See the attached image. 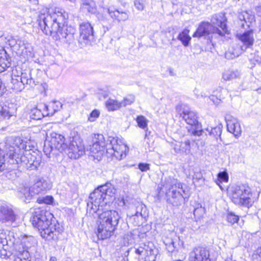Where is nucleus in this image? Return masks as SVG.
<instances>
[{
  "mask_svg": "<svg viewBox=\"0 0 261 261\" xmlns=\"http://www.w3.org/2000/svg\"><path fill=\"white\" fill-rule=\"evenodd\" d=\"M189 30L184 29L178 36V39L181 41L183 45L187 46L189 44V42L191 39V37L189 35Z\"/></svg>",
  "mask_w": 261,
  "mask_h": 261,
  "instance_id": "nucleus-37",
  "label": "nucleus"
},
{
  "mask_svg": "<svg viewBox=\"0 0 261 261\" xmlns=\"http://www.w3.org/2000/svg\"><path fill=\"white\" fill-rule=\"evenodd\" d=\"M80 36L78 41L82 45L89 43L93 39V28L88 22H83L80 24Z\"/></svg>",
  "mask_w": 261,
  "mask_h": 261,
  "instance_id": "nucleus-13",
  "label": "nucleus"
},
{
  "mask_svg": "<svg viewBox=\"0 0 261 261\" xmlns=\"http://www.w3.org/2000/svg\"><path fill=\"white\" fill-rule=\"evenodd\" d=\"M30 1H31L32 0H29Z\"/></svg>",
  "mask_w": 261,
  "mask_h": 261,
  "instance_id": "nucleus-63",
  "label": "nucleus"
},
{
  "mask_svg": "<svg viewBox=\"0 0 261 261\" xmlns=\"http://www.w3.org/2000/svg\"><path fill=\"white\" fill-rule=\"evenodd\" d=\"M3 149L0 147V171L4 170L5 166V153L11 160V164H16L15 159L18 155V152L25 148L22 140L19 137H9L6 139L4 144H2Z\"/></svg>",
  "mask_w": 261,
  "mask_h": 261,
  "instance_id": "nucleus-4",
  "label": "nucleus"
},
{
  "mask_svg": "<svg viewBox=\"0 0 261 261\" xmlns=\"http://www.w3.org/2000/svg\"><path fill=\"white\" fill-rule=\"evenodd\" d=\"M11 58L6 51L3 49L0 50V72L5 71L11 66Z\"/></svg>",
  "mask_w": 261,
  "mask_h": 261,
  "instance_id": "nucleus-28",
  "label": "nucleus"
},
{
  "mask_svg": "<svg viewBox=\"0 0 261 261\" xmlns=\"http://www.w3.org/2000/svg\"><path fill=\"white\" fill-rule=\"evenodd\" d=\"M67 14L59 8L53 11L40 13L37 19L39 25L46 35L51 36L55 40H60L68 45L75 41V29L65 25Z\"/></svg>",
  "mask_w": 261,
  "mask_h": 261,
  "instance_id": "nucleus-1",
  "label": "nucleus"
},
{
  "mask_svg": "<svg viewBox=\"0 0 261 261\" xmlns=\"http://www.w3.org/2000/svg\"><path fill=\"white\" fill-rule=\"evenodd\" d=\"M256 61L259 63H261V55L259 56V55H257L256 57Z\"/></svg>",
  "mask_w": 261,
  "mask_h": 261,
  "instance_id": "nucleus-56",
  "label": "nucleus"
},
{
  "mask_svg": "<svg viewBox=\"0 0 261 261\" xmlns=\"http://www.w3.org/2000/svg\"><path fill=\"white\" fill-rule=\"evenodd\" d=\"M69 1L71 2H74L75 0H69Z\"/></svg>",
  "mask_w": 261,
  "mask_h": 261,
  "instance_id": "nucleus-61",
  "label": "nucleus"
},
{
  "mask_svg": "<svg viewBox=\"0 0 261 261\" xmlns=\"http://www.w3.org/2000/svg\"><path fill=\"white\" fill-rule=\"evenodd\" d=\"M99 114L100 113L99 111L94 110L90 113L88 120L91 122H93L99 117Z\"/></svg>",
  "mask_w": 261,
  "mask_h": 261,
  "instance_id": "nucleus-47",
  "label": "nucleus"
},
{
  "mask_svg": "<svg viewBox=\"0 0 261 261\" xmlns=\"http://www.w3.org/2000/svg\"><path fill=\"white\" fill-rule=\"evenodd\" d=\"M64 137L56 132H51L47 135L44 141L43 151L46 156H50L51 152L59 151L63 152L67 148V144L65 143Z\"/></svg>",
  "mask_w": 261,
  "mask_h": 261,
  "instance_id": "nucleus-6",
  "label": "nucleus"
},
{
  "mask_svg": "<svg viewBox=\"0 0 261 261\" xmlns=\"http://www.w3.org/2000/svg\"><path fill=\"white\" fill-rule=\"evenodd\" d=\"M12 109L7 105L2 106L0 109V119H9L13 115Z\"/></svg>",
  "mask_w": 261,
  "mask_h": 261,
  "instance_id": "nucleus-35",
  "label": "nucleus"
},
{
  "mask_svg": "<svg viewBox=\"0 0 261 261\" xmlns=\"http://www.w3.org/2000/svg\"><path fill=\"white\" fill-rule=\"evenodd\" d=\"M110 143L107 144V155L116 160H121L126 156L128 148L118 138L109 137Z\"/></svg>",
  "mask_w": 261,
  "mask_h": 261,
  "instance_id": "nucleus-7",
  "label": "nucleus"
},
{
  "mask_svg": "<svg viewBox=\"0 0 261 261\" xmlns=\"http://www.w3.org/2000/svg\"><path fill=\"white\" fill-rule=\"evenodd\" d=\"M104 197H89L87 201V207L91 213L98 212V215L100 213V207H102L105 204Z\"/></svg>",
  "mask_w": 261,
  "mask_h": 261,
  "instance_id": "nucleus-19",
  "label": "nucleus"
},
{
  "mask_svg": "<svg viewBox=\"0 0 261 261\" xmlns=\"http://www.w3.org/2000/svg\"><path fill=\"white\" fill-rule=\"evenodd\" d=\"M116 190L109 183L98 187L90 195L97 196H113L116 194Z\"/></svg>",
  "mask_w": 261,
  "mask_h": 261,
  "instance_id": "nucleus-21",
  "label": "nucleus"
},
{
  "mask_svg": "<svg viewBox=\"0 0 261 261\" xmlns=\"http://www.w3.org/2000/svg\"><path fill=\"white\" fill-rule=\"evenodd\" d=\"M246 49L241 44H233L226 53L225 57L228 59H232L239 57L244 51H245Z\"/></svg>",
  "mask_w": 261,
  "mask_h": 261,
  "instance_id": "nucleus-25",
  "label": "nucleus"
},
{
  "mask_svg": "<svg viewBox=\"0 0 261 261\" xmlns=\"http://www.w3.org/2000/svg\"><path fill=\"white\" fill-rule=\"evenodd\" d=\"M135 252L138 256V259L145 261H155L158 250L152 242L142 243L134 247Z\"/></svg>",
  "mask_w": 261,
  "mask_h": 261,
  "instance_id": "nucleus-8",
  "label": "nucleus"
},
{
  "mask_svg": "<svg viewBox=\"0 0 261 261\" xmlns=\"http://www.w3.org/2000/svg\"><path fill=\"white\" fill-rule=\"evenodd\" d=\"M49 261H57V258L55 257H51Z\"/></svg>",
  "mask_w": 261,
  "mask_h": 261,
  "instance_id": "nucleus-58",
  "label": "nucleus"
},
{
  "mask_svg": "<svg viewBox=\"0 0 261 261\" xmlns=\"http://www.w3.org/2000/svg\"><path fill=\"white\" fill-rule=\"evenodd\" d=\"M137 212H136V213L135 214V215L137 216H138L139 215H140V216H142L143 215H142V213L141 212H139L138 211V210L139 209H141V210H142V209H143V205L141 204L140 206H138L137 207Z\"/></svg>",
  "mask_w": 261,
  "mask_h": 261,
  "instance_id": "nucleus-54",
  "label": "nucleus"
},
{
  "mask_svg": "<svg viewBox=\"0 0 261 261\" xmlns=\"http://www.w3.org/2000/svg\"><path fill=\"white\" fill-rule=\"evenodd\" d=\"M62 107V103L59 101H54L50 105H43L44 109L48 111L49 115H53L56 112L59 111Z\"/></svg>",
  "mask_w": 261,
  "mask_h": 261,
  "instance_id": "nucleus-32",
  "label": "nucleus"
},
{
  "mask_svg": "<svg viewBox=\"0 0 261 261\" xmlns=\"http://www.w3.org/2000/svg\"><path fill=\"white\" fill-rule=\"evenodd\" d=\"M164 243L166 246V249L169 252H173L176 248L174 242L172 239H166L164 241Z\"/></svg>",
  "mask_w": 261,
  "mask_h": 261,
  "instance_id": "nucleus-45",
  "label": "nucleus"
},
{
  "mask_svg": "<svg viewBox=\"0 0 261 261\" xmlns=\"http://www.w3.org/2000/svg\"><path fill=\"white\" fill-rule=\"evenodd\" d=\"M107 11L111 17L118 21H125L128 18V11L118 9H107Z\"/></svg>",
  "mask_w": 261,
  "mask_h": 261,
  "instance_id": "nucleus-24",
  "label": "nucleus"
},
{
  "mask_svg": "<svg viewBox=\"0 0 261 261\" xmlns=\"http://www.w3.org/2000/svg\"><path fill=\"white\" fill-rule=\"evenodd\" d=\"M228 130L237 136L240 134L241 128L238 119L231 116L226 117Z\"/></svg>",
  "mask_w": 261,
  "mask_h": 261,
  "instance_id": "nucleus-23",
  "label": "nucleus"
},
{
  "mask_svg": "<svg viewBox=\"0 0 261 261\" xmlns=\"http://www.w3.org/2000/svg\"><path fill=\"white\" fill-rule=\"evenodd\" d=\"M67 154L70 159H77L85 153L84 145L78 136L73 137L67 145Z\"/></svg>",
  "mask_w": 261,
  "mask_h": 261,
  "instance_id": "nucleus-11",
  "label": "nucleus"
},
{
  "mask_svg": "<svg viewBox=\"0 0 261 261\" xmlns=\"http://www.w3.org/2000/svg\"><path fill=\"white\" fill-rule=\"evenodd\" d=\"M240 73L238 70H226L223 73L222 78L224 81H230L239 77Z\"/></svg>",
  "mask_w": 261,
  "mask_h": 261,
  "instance_id": "nucleus-34",
  "label": "nucleus"
},
{
  "mask_svg": "<svg viewBox=\"0 0 261 261\" xmlns=\"http://www.w3.org/2000/svg\"><path fill=\"white\" fill-rule=\"evenodd\" d=\"M139 127L141 128L145 129L147 126L148 120L143 116H139L136 119Z\"/></svg>",
  "mask_w": 261,
  "mask_h": 261,
  "instance_id": "nucleus-43",
  "label": "nucleus"
},
{
  "mask_svg": "<svg viewBox=\"0 0 261 261\" xmlns=\"http://www.w3.org/2000/svg\"><path fill=\"white\" fill-rule=\"evenodd\" d=\"M237 36L241 41L242 46L246 49L250 48L253 45L254 38L252 30H249L242 34H238Z\"/></svg>",
  "mask_w": 261,
  "mask_h": 261,
  "instance_id": "nucleus-22",
  "label": "nucleus"
},
{
  "mask_svg": "<svg viewBox=\"0 0 261 261\" xmlns=\"http://www.w3.org/2000/svg\"><path fill=\"white\" fill-rule=\"evenodd\" d=\"M173 149L176 153H190L191 150L190 142L189 140L185 142H177L174 144Z\"/></svg>",
  "mask_w": 261,
  "mask_h": 261,
  "instance_id": "nucleus-27",
  "label": "nucleus"
},
{
  "mask_svg": "<svg viewBox=\"0 0 261 261\" xmlns=\"http://www.w3.org/2000/svg\"><path fill=\"white\" fill-rule=\"evenodd\" d=\"M202 210V207H201V206H200V209H199V208H196L195 209L194 211V214L195 216L196 215L197 213H198V211H201ZM202 211H203V210L202 209Z\"/></svg>",
  "mask_w": 261,
  "mask_h": 261,
  "instance_id": "nucleus-55",
  "label": "nucleus"
},
{
  "mask_svg": "<svg viewBox=\"0 0 261 261\" xmlns=\"http://www.w3.org/2000/svg\"><path fill=\"white\" fill-rule=\"evenodd\" d=\"M20 81L17 79L12 78V83L13 84V88L17 91H21L23 89V86L25 84L31 85L34 83V80L31 77L30 73L26 72H21Z\"/></svg>",
  "mask_w": 261,
  "mask_h": 261,
  "instance_id": "nucleus-18",
  "label": "nucleus"
},
{
  "mask_svg": "<svg viewBox=\"0 0 261 261\" xmlns=\"http://www.w3.org/2000/svg\"><path fill=\"white\" fill-rule=\"evenodd\" d=\"M218 181L217 184L222 189L221 186L220 185V183L223 182H227L228 181V174L226 171L220 172L218 174Z\"/></svg>",
  "mask_w": 261,
  "mask_h": 261,
  "instance_id": "nucleus-41",
  "label": "nucleus"
},
{
  "mask_svg": "<svg viewBox=\"0 0 261 261\" xmlns=\"http://www.w3.org/2000/svg\"><path fill=\"white\" fill-rule=\"evenodd\" d=\"M200 180H202V175L201 173H195L193 176L194 182L195 181H198Z\"/></svg>",
  "mask_w": 261,
  "mask_h": 261,
  "instance_id": "nucleus-53",
  "label": "nucleus"
},
{
  "mask_svg": "<svg viewBox=\"0 0 261 261\" xmlns=\"http://www.w3.org/2000/svg\"><path fill=\"white\" fill-rule=\"evenodd\" d=\"M231 200L237 204L249 207L252 206L254 201L249 197H232Z\"/></svg>",
  "mask_w": 261,
  "mask_h": 261,
  "instance_id": "nucleus-31",
  "label": "nucleus"
},
{
  "mask_svg": "<svg viewBox=\"0 0 261 261\" xmlns=\"http://www.w3.org/2000/svg\"><path fill=\"white\" fill-rule=\"evenodd\" d=\"M225 261H227V260H225Z\"/></svg>",
  "mask_w": 261,
  "mask_h": 261,
  "instance_id": "nucleus-64",
  "label": "nucleus"
},
{
  "mask_svg": "<svg viewBox=\"0 0 261 261\" xmlns=\"http://www.w3.org/2000/svg\"><path fill=\"white\" fill-rule=\"evenodd\" d=\"M51 187V184L47 182L43 177H37L35 184L31 188L23 187L21 191L24 196H34L41 193L42 192L49 190Z\"/></svg>",
  "mask_w": 261,
  "mask_h": 261,
  "instance_id": "nucleus-10",
  "label": "nucleus"
},
{
  "mask_svg": "<svg viewBox=\"0 0 261 261\" xmlns=\"http://www.w3.org/2000/svg\"><path fill=\"white\" fill-rule=\"evenodd\" d=\"M81 9L91 14H95L97 12L95 3L92 0H82Z\"/></svg>",
  "mask_w": 261,
  "mask_h": 261,
  "instance_id": "nucleus-29",
  "label": "nucleus"
},
{
  "mask_svg": "<svg viewBox=\"0 0 261 261\" xmlns=\"http://www.w3.org/2000/svg\"><path fill=\"white\" fill-rule=\"evenodd\" d=\"M139 169L143 172L149 170V164L146 163H140L138 165Z\"/></svg>",
  "mask_w": 261,
  "mask_h": 261,
  "instance_id": "nucleus-50",
  "label": "nucleus"
},
{
  "mask_svg": "<svg viewBox=\"0 0 261 261\" xmlns=\"http://www.w3.org/2000/svg\"><path fill=\"white\" fill-rule=\"evenodd\" d=\"M233 194H237L238 196L243 194L245 195L252 194L250 188L248 185H240L233 187L230 189Z\"/></svg>",
  "mask_w": 261,
  "mask_h": 261,
  "instance_id": "nucleus-30",
  "label": "nucleus"
},
{
  "mask_svg": "<svg viewBox=\"0 0 261 261\" xmlns=\"http://www.w3.org/2000/svg\"><path fill=\"white\" fill-rule=\"evenodd\" d=\"M121 200H123V204L124 205V202L123 201V197H121Z\"/></svg>",
  "mask_w": 261,
  "mask_h": 261,
  "instance_id": "nucleus-60",
  "label": "nucleus"
},
{
  "mask_svg": "<svg viewBox=\"0 0 261 261\" xmlns=\"http://www.w3.org/2000/svg\"><path fill=\"white\" fill-rule=\"evenodd\" d=\"M37 201L39 203L56 205L53 197H39Z\"/></svg>",
  "mask_w": 261,
  "mask_h": 261,
  "instance_id": "nucleus-42",
  "label": "nucleus"
},
{
  "mask_svg": "<svg viewBox=\"0 0 261 261\" xmlns=\"http://www.w3.org/2000/svg\"><path fill=\"white\" fill-rule=\"evenodd\" d=\"M25 252H29L28 248L24 247L22 244H14V250L13 254H14L15 258H17V257L22 259L24 258L22 254Z\"/></svg>",
  "mask_w": 261,
  "mask_h": 261,
  "instance_id": "nucleus-33",
  "label": "nucleus"
},
{
  "mask_svg": "<svg viewBox=\"0 0 261 261\" xmlns=\"http://www.w3.org/2000/svg\"><path fill=\"white\" fill-rule=\"evenodd\" d=\"M189 260L211 261L209 250L204 247H196L189 253Z\"/></svg>",
  "mask_w": 261,
  "mask_h": 261,
  "instance_id": "nucleus-15",
  "label": "nucleus"
},
{
  "mask_svg": "<svg viewBox=\"0 0 261 261\" xmlns=\"http://www.w3.org/2000/svg\"><path fill=\"white\" fill-rule=\"evenodd\" d=\"M99 224L97 228L98 239L104 240L110 237L117 225L120 217L117 212L105 211L99 213Z\"/></svg>",
  "mask_w": 261,
  "mask_h": 261,
  "instance_id": "nucleus-3",
  "label": "nucleus"
},
{
  "mask_svg": "<svg viewBox=\"0 0 261 261\" xmlns=\"http://www.w3.org/2000/svg\"><path fill=\"white\" fill-rule=\"evenodd\" d=\"M180 116L188 124L191 125V128H188L189 133L195 136H200L202 135L203 131L201 129V126L198 123L197 116L195 112L184 108L182 112L180 114Z\"/></svg>",
  "mask_w": 261,
  "mask_h": 261,
  "instance_id": "nucleus-9",
  "label": "nucleus"
},
{
  "mask_svg": "<svg viewBox=\"0 0 261 261\" xmlns=\"http://www.w3.org/2000/svg\"><path fill=\"white\" fill-rule=\"evenodd\" d=\"M226 220L230 224L232 225L238 222L239 220V217L233 213L229 212L226 215Z\"/></svg>",
  "mask_w": 261,
  "mask_h": 261,
  "instance_id": "nucleus-44",
  "label": "nucleus"
},
{
  "mask_svg": "<svg viewBox=\"0 0 261 261\" xmlns=\"http://www.w3.org/2000/svg\"><path fill=\"white\" fill-rule=\"evenodd\" d=\"M13 245V243L10 241L8 242L6 238H5V234L0 233V248H3L6 250L8 248L7 246H11Z\"/></svg>",
  "mask_w": 261,
  "mask_h": 261,
  "instance_id": "nucleus-40",
  "label": "nucleus"
},
{
  "mask_svg": "<svg viewBox=\"0 0 261 261\" xmlns=\"http://www.w3.org/2000/svg\"><path fill=\"white\" fill-rule=\"evenodd\" d=\"M226 18L225 16V14L223 13H220L218 14H215L212 16L211 18V22L216 26L220 27L222 31H221L224 34L225 33V29L226 24L225 22Z\"/></svg>",
  "mask_w": 261,
  "mask_h": 261,
  "instance_id": "nucleus-26",
  "label": "nucleus"
},
{
  "mask_svg": "<svg viewBox=\"0 0 261 261\" xmlns=\"http://www.w3.org/2000/svg\"><path fill=\"white\" fill-rule=\"evenodd\" d=\"M238 18L239 23L242 28L245 29L246 27L249 28L250 25L255 21V16L251 10L242 11L238 13Z\"/></svg>",
  "mask_w": 261,
  "mask_h": 261,
  "instance_id": "nucleus-17",
  "label": "nucleus"
},
{
  "mask_svg": "<svg viewBox=\"0 0 261 261\" xmlns=\"http://www.w3.org/2000/svg\"><path fill=\"white\" fill-rule=\"evenodd\" d=\"M16 216L13 210L7 205L0 206V221L2 222H14Z\"/></svg>",
  "mask_w": 261,
  "mask_h": 261,
  "instance_id": "nucleus-20",
  "label": "nucleus"
},
{
  "mask_svg": "<svg viewBox=\"0 0 261 261\" xmlns=\"http://www.w3.org/2000/svg\"><path fill=\"white\" fill-rule=\"evenodd\" d=\"M212 33L218 34L220 36L224 35L223 32L218 28L213 26L208 22L202 21L199 24L196 31L193 35V37L200 38L204 36L206 37Z\"/></svg>",
  "mask_w": 261,
  "mask_h": 261,
  "instance_id": "nucleus-14",
  "label": "nucleus"
},
{
  "mask_svg": "<svg viewBox=\"0 0 261 261\" xmlns=\"http://www.w3.org/2000/svg\"><path fill=\"white\" fill-rule=\"evenodd\" d=\"M135 100L133 96H129L127 97L124 98L123 100L120 102L121 107H125L126 105H131Z\"/></svg>",
  "mask_w": 261,
  "mask_h": 261,
  "instance_id": "nucleus-46",
  "label": "nucleus"
},
{
  "mask_svg": "<svg viewBox=\"0 0 261 261\" xmlns=\"http://www.w3.org/2000/svg\"><path fill=\"white\" fill-rule=\"evenodd\" d=\"M92 142L93 144L90 147L91 152L102 155L107 148L103 136L101 134L95 135Z\"/></svg>",
  "mask_w": 261,
  "mask_h": 261,
  "instance_id": "nucleus-16",
  "label": "nucleus"
},
{
  "mask_svg": "<svg viewBox=\"0 0 261 261\" xmlns=\"http://www.w3.org/2000/svg\"><path fill=\"white\" fill-rule=\"evenodd\" d=\"M16 164H18L19 162L22 165H25L26 168L30 170H34L38 168L41 163V157L39 154L34 152L33 154H29L21 156L20 159L17 156L15 159Z\"/></svg>",
  "mask_w": 261,
  "mask_h": 261,
  "instance_id": "nucleus-12",
  "label": "nucleus"
},
{
  "mask_svg": "<svg viewBox=\"0 0 261 261\" xmlns=\"http://www.w3.org/2000/svg\"><path fill=\"white\" fill-rule=\"evenodd\" d=\"M187 188L185 185L170 177L165 179L162 178L157 189L159 194L161 196L164 194L166 196H182L183 194H187Z\"/></svg>",
  "mask_w": 261,
  "mask_h": 261,
  "instance_id": "nucleus-5",
  "label": "nucleus"
},
{
  "mask_svg": "<svg viewBox=\"0 0 261 261\" xmlns=\"http://www.w3.org/2000/svg\"><path fill=\"white\" fill-rule=\"evenodd\" d=\"M53 215L48 211L37 208L31 219L33 225L40 231L42 238L47 240H57L62 231L59 224L53 220Z\"/></svg>",
  "mask_w": 261,
  "mask_h": 261,
  "instance_id": "nucleus-2",
  "label": "nucleus"
},
{
  "mask_svg": "<svg viewBox=\"0 0 261 261\" xmlns=\"http://www.w3.org/2000/svg\"><path fill=\"white\" fill-rule=\"evenodd\" d=\"M45 115H49V113L42 112L40 109L35 108L31 110L30 117L32 119L40 120Z\"/></svg>",
  "mask_w": 261,
  "mask_h": 261,
  "instance_id": "nucleus-36",
  "label": "nucleus"
},
{
  "mask_svg": "<svg viewBox=\"0 0 261 261\" xmlns=\"http://www.w3.org/2000/svg\"><path fill=\"white\" fill-rule=\"evenodd\" d=\"M206 131L208 132L210 136L214 137L216 140L221 136L222 129L220 126L215 127H207L206 129Z\"/></svg>",
  "mask_w": 261,
  "mask_h": 261,
  "instance_id": "nucleus-39",
  "label": "nucleus"
},
{
  "mask_svg": "<svg viewBox=\"0 0 261 261\" xmlns=\"http://www.w3.org/2000/svg\"><path fill=\"white\" fill-rule=\"evenodd\" d=\"M259 93H261V89L258 90Z\"/></svg>",
  "mask_w": 261,
  "mask_h": 261,
  "instance_id": "nucleus-62",
  "label": "nucleus"
},
{
  "mask_svg": "<svg viewBox=\"0 0 261 261\" xmlns=\"http://www.w3.org/2000/svg\"><path fill=\"white\" fill-rule=\"evenodd\" d=\"M24 258H20L19 257L17 258H15L14 261H31L29 259L30 257V253L29 252H25L22 254Z\"/></svg>",
  "mask_w": 261,
  "mask_h": 261,
  "instance_id": "nucleus-49",
  "label": "nucleus"
},
{
  "mask_svg": "<svg viewBox=\"0 0 261 261\" xmlns=\"http://www.w3.org/2000/svg\"><path fill=\"white\" fill-rule=\"evenodd\" d=\"M134 5L136 9L138 10L142 11L144 9V4L141 2L140 0H135L134 2Z\"/></svg>",
  "mask_w": 261,
  "mask_h": 261,
  "instance_id": "nucleus-51",
  "label": "nucleus"
},
{
  "mask_svg": "<svg viewBox=\"0 0 261 261\" xmlns=\"http://www.w3.org/2000/svg\"><path fill=\"white\" fill-rule=\"evenodd\" d=\"M6 91V87L4 85L2 84L1 79H0V97L2 96Z\"/></svg>",
  "mask_w": 261,
  "mask_h": 261,
  "instance_id": "nucleus-52",
  "label": "nucleus"
},
{
  "mask_svg": "<svg viewBox=\"0 0 261 261\" xmlns=\"http://www.w3.org/2000/svg\"><path fill=\"white\" fill-rule=\"evenodd\" d=\"M257 254L261 257V248H258L256 251Z\"/></svg>",
  "mask_w": 261,
  "mask_h": 261,
  "instance_id": "nucleus-57",
  "label": "nucleus"
},
{
  "mask_svg": "<svg viewBox=\"0 0 261 261\" xmlns=\"http://www.w3.org/2000/svg\"><path fill=\"white\" fill-rule=\"evenodd\" d=\"M106 106L109 111H115L120 108V102L117 100L109 99L106 102Z\"/></svg>",
  "mask_w": 261,
  "mask_h": 261,
  "instance_id": "nucleus-38",
  "label": "nucleus"
},
{
  "mask_svg": "<svg viewBox=\"0 0 261 261\" xmlns=\"http://www.w3.org/2000/svg\"><path fill=\"white\" fill-rule=\"evenodd\" d=\"M144 140L147 144V145L146 146V147H147L149 151H151L153 149V142H152L151 143H150V142L151 141L149 137H148L147 136V134L145 135V136L144 138Z\"/></svg>",
  "mask_w": 261,
  "mask_h": 261,
  "instance_id": "nucleus-48",
  "label": "nucleus"
},
{
  "mask_svg": "<svg viewBox=\"0 0 261 261\" xmlns=\"http://www.w3.org/2000/svg\"><path fill=\"white\" fill-rule=\"evenodd\" d=\"M12 74H13V75H14V76H19V75H16V74H15V73H14V70H13V71H12Z\"/></svg>",
  "mask_w": 261,
  "mask_h": 261,
  "instance_id": "nucleus-59",
  "label": "nucleus"
}]
</instances>
